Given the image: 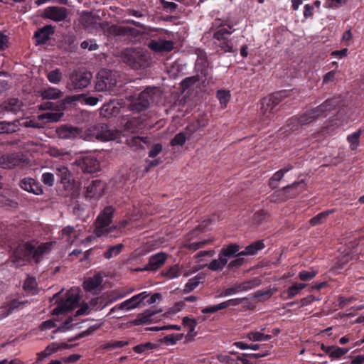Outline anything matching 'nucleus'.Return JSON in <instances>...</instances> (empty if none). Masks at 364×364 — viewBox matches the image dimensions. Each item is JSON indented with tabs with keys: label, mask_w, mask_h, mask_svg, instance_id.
I'll return each mask as SVG.
<instances>
[{
	"label": "nucleus",
	"mask_w": 364,
	"mask_h": 364,
	"mask_svg": "<svg viewBox=\"0 0 364 364\" xmlns=\"http://www.w3.org/2000/svg\"><path fill=\"white\" fill-rule=\"evenodd\" d=\"M307 286L304 283H295L282 293L284 299H291L298 295Z\"/></svg>",
	"instance_id": "bb28decb"
},
{
	"label": "nucleus",
	"mask_w": 364,
	"mask_h": 364,
	"mask_svg": "<svg viewBox=\"0 0 364 364\" xmlns=\"http://www.w3.org/2000/svg\"><path fill=\"white\" fill-rule=\"evenodd\" d=\"M57 105L53 102H46L39 105L41 110H55V112H48L38 115L39 120H46L48 122H56L60 120L64 113L61 110H56Z\"/></svg>",
	"instance_id": "9b49d317"
},
{
	"label": "nucleus",
	"mask_w": 364,
	"mask_h": 364,
	"mask_svg": "<svg viewBox=\"0 0 364 364\" xmlns=\"http://www.w3.org/2000/svg\"><path fill=\"white\" fill-rule=\"evenodd\" d=\"M90 80L91 73L75 71L70 75L68 87L70 90H81L86 87L90 83Z\"/></svg>",
	"instance_id": "9d476101"
},
{
	"label": "nucleus",
	"mask_w": 364,
	"mask_h": 364,
	"mask_svg": "<svg viewBox=\"0 0 364 364\" xmlns=\"http://www.w3.org/2000/svg\"><path fill=\"white\" fill-rule=\"evenodd\" d=\"M56 132L58 136L63 139L75 138L80 134V129L78 128L68 125H63L58 127Z\"/></svg>",
	"instance_id": "a878e982"
},
{
	"label": "nucleus",
	"mask_w": 364,
	"mask_h": 364,
	"mask_svg": "<svg viewBox=\"0 0 364 364\" xmlns=\"http://www.w3.org/2000/svg\"><path fill=\"white\" fill-rule=\"evenodd\" d=\"M19 120L11 122L0 121V134H12L19 130Z\"/></svg>",
	"instance_id": "c756f323"
},
{
	"label": "nucleus",
	"mask_w": 364,
	"mask_h": 364,
	"mask_svg": "<svg viewBox=\"0 0 364 364\" xmlns=\"http://www.w3.org/2000/svg\"><path fill=\"white\" fill-rule=\"evenodd\" d=\"M23 163L22 157L18 154L4 155L0 158V166L3 168H13L23 165Z\"/></svg>",
	"instance_id": "aec40b11"
},
{
	"label": "nucleus",
	"mask_w": 364,
	"mask_h": 364,
	"mask_svg": "<svg viewBox=\"0 0 364 364\" xmlns=\"http://www.w3.org/2000/svg\"><path fill=\"white\" fill-rule=\"evenodd\" d=\"M216 97L218 99L222 108H225L230 99V91L220 90L217 91Z\"/></svg>",
	"instance_id": "de8ad7c7"
},
{
	"label": "nucleus",
	"mask_w": 364,
	"mask_h": 364,
	"mask_svg": "<svg viewBox=\"0 0 364 364\" xmlns=\"http://www.w3.org/2000/svg\"><path fill=\"white\" fill-rule=\"evenodd\" d=\"M149 47L155 52H169L173 49L174 46L173 43L171 41L152 40L149 43Z\"/></svg>",
	"instance_id": "5701e85b"
},
{
	"label": "nucleus",
	"mask_w": 364,
	"mask_h": 364,
	"mask_svg": "<svg viewBox=\"0 0 364 364\" xmlns=\"http://www.w3.org/2000/svg\"><path fill=\"white\" fill-rule=\"evenodd\" d=\"M115 137V134L109 130L102 131L101 133L97 135V139L105 141L114 140Z\"/></svg>",
	"instance_id": "338daca9"
},
{
	"label": "nucleus",
	"mask_w": 364,
	"mask_h": 364,
	"mask_svg": "<svg viewBox=\"0 0 364 364\" xmlns=\"http://www.w3.org/2000/svg\"><path fill=\"white\" fill-rule=\"evenodd\" d=\"M156 348V345L151 342L139 344L133 348L136 353H144Z\"/></svg>",
	"instance_id": "3c124183"
},
{
	"label": "nucleus",
	"mask_w": 364,
	"mask_h": 364,
	"mask_svg": "<svg viewBox=\"0 0 364 364\" xmlns=\"http://www.w3.org/2000/svg\"><path fill=\"white\" fill-rule=\"evenodd\" d=\"M276 289H269L267 290H258L253 294L252 298L258 302H264L272 297Z\"/></svg>",
	"instance_id": "ea45409f"
},
{
	"label": "nucleus",
	"mask_w": 364,
	"mask_h": 364,
	"mask_svg": "<svg viewBox=\"0 0 364 364\" xmlns=\"http://www.w3.org/2000/svg\"><path fill=\"white\" fill-rule=\"evenodd\" d=\"M241 246L237 243H230L223 247L220 252V255L224 258L241 257L240 252Z\"/></svg>",
	"instance_id": "b1692460"
},
{
	"label": "nucleus",
	"mask_w": 364,
	"mask_h": 364,
	"mask_svg": "<svg viewBox=\"0 0 364 364\" xmlns=\"http://www.w3.org/2000/svg\"><path fill=\"white\" fill-rule=\"evenodd\" d=\"M41 95L43 99L56 100L63 96V92L55 87H50L41 90Z\"/></svg>",
	"instance_id": "e433bc0d"
},
{
	"label": "nucleus",
	"mask_w": 364,
	"mask_h": 364,
	"mask_svg": "<svg viewBox=\"0 0 364 364\" xmlns=\"http://www.w3.org/2000/svg\"><path fill=\"white\" fill-rule=\"evenodd\" d=\"M97 81L95 84V90L104 91L110 90L116 85V80L112 79L110 71L102 70L97 74Z\"/></svg>",
	"instance_id": "ddd939ff"
},
{
	"label": "nucleus",
	"mask_w": 364,
	"mask_h": 364,
	"mask_svg": "<svg viewBox=\"0 0 364 364\" xmlns=\"http://www.w3.org/2000/svg\"><path fill=\"white\" fill-rule=\"evenodd\" d=\"M131 147L136 149H144L146 146H149L151 144V140L147 136H133L129 142Z\"/></svg>",
	"instance_id": "c85d7f7f"
},
{
	"label": "nucleus",
	"mask_w": 364,
	"mask_h": 364,
	"mask_svg": "<svg viewBox=\"0 0 364 364\" xmlns=\"http://www.w3.org/2000/svg\"><path fill=\"white\" fill-rule=\"evenodd\" d=\"M21 305L17 299H13L0 306V320L7 317Z\"/></svg>",
	"instance_id": "cd10ccee"
},
{
	"label": "nucleus",
	"mask_w": 364,
	"mask_h": 364,
	"mask_svg": "<svg viewBox=\"0 0 364 364\" xmlns=\"http://www.w3.org/2000/svg\"><path fill=\"white\" fill-rule=\"evenodd\" d=\"M123 248L124 245L122 243L114 246H109L103 253V257L107 259H109L114 257H117L122 252Z\"/></svg>",
	"instance_id": "a19ab883"
},
{
	"label": "nucleus",
	"mask_w": 364,
	"mask_h": 364,
	"mask_svg": "<svg viewBox=\"0 0 364 364\" xmlns=\"http://www.w3.org/2000/svg\"><path fill=\"white\" fill-rule=\"evenodd\" d=\"M156 91V87H147L140 92L131 104L132 110L140 112L146 109L150 102L154 101V95Z\"/></svg>",
	"instance_id": "6e6552de"
},
{
	"label": "nucleus",
	"mask_w": 364,
	"mask_h": 364,
	"mask_svg": "<svg viewBox=\"0 0 364 364\" xmlns=\"http://www.w3.org/2000/svg\"><path fill=\"white\" fill-rule=\"evenodd\" d=\"M47 78L50 82L58 84L62 79V73L59 69H55L49 72L47 75Z\"/></svg>",
	"instance_id": "4d7b16f0"
},
{
	"label": "nucleus",
	"mask_w": 364,
	"mask_h": 364,
	"mask_svg": "<svg viewBox=\"0 0 364 364\" xmlns=\"http://www.w3.org/2000/svg\"><path fill=\"white\" fill-rule=\"evenodd\" d=\"M80 289L79 287H73L68 290L64 299H61L58 306L53 310V314L58 316L69 313L75 309L80 300Z\"/></svg>",
	"instance_id": "7ed1b4c3"
},
{
	"label": "nucleus",
	"mask_w": 364,
	"mask_h": 364,
	"mask_svg": "<svg viewBox=\"0 0 364 364\" xmlns=\"http://www.w3.org/2000/svg\"><path fill=\"white\" fill-rule=\"evenodd\" d=\"M304 186L305 184L303 181L294 182L291 185H288L275 191L269 196V200L271 202L276 203L294 198L304 188Z\"/></svg>",
	"instance_id": "39448f33"
},
{
	"label": "nucleus",
	"mask_w": 364,
	"mask_h": 364,
	"mask_svg": "<svg viewBox=\"0 0 364 364\" xmlns=\"http://www.w3.org/2000/svg\"><path fill=\"white\" fill-rule=\"evenodd\" d=\"M22 103L16 98H11L6 101L4 104V109L8 112L16 114L21 109Z\"/></svg>",
	"instance_id": "72a5a7b5"
},
{
	"label": "nucleus",
	"mask_w": 364,
	"mask_h": 364,
	"mask_svg": "<svg viewBox=\"0 0 364 364\" xmlns=\"http://www.w3.org/2000/svg\"><path fill=\"white\" fill-rule=\"evenodd\" d=\"M269 214L264 210H259L255 212L252 217L253 223L256 225H260L263 221L266 220Z\"/></svg>",
	"instance_id": "13d9d810"
},
{
	"label": "nucleus",
	"mask_w": 364,
	"mask_h": 364,
	"mask_svg": "<svg viewBox=\"0 0 364 364\" xmlns=\"http://www.w3.org/2000/svg\"><path fill=\"white\" fill-rule=\"evenodd\" d=\"M284 173L279 169V171H276L272 176L270 178L269 181V186L272 188H275L277 187L276 185H274V182L280 181L282 178L284 177Z\"/></svg>",
	"instance_id": "e2e57ef3"
},
{
	"label": "nucleus",
	"mask_w": 364,
	"mask_h": 364,
	"mask_svg": "<svg viewBox=\"0 0 364 364\" xmlns=\"http://www.w3.org/2000/svg\"><path fill=\"white\" fill-rule=\"evenodd\" d=\"M167 259L166 254L159 252L153 255L149 259V263L144 268H138L136 271H156L159 269L166 262Z\"/></svg>",
	"instance_id": "f3484780"
},
{
	"label": "nucleus",
	"mask_w": 364,
	"mask_h": 364,
	"mask_svg": "<svg viewBox=\"0 0 364 364\" xmlns=\"http://www.w3.org/2000/svg\"><path fill=\"white\" fill-rule=\"evenodd\" d=\"M68 102H73L75 101H81L85 105H91V97L87 96L86 95H75L67 97Z\"/></svg>",
	"instance_id": "603ef678"
},
{
	"label": "nucleus",
	"mask_w": 364,
	"mask_h": 364,
	"mask_svg": "<svg viewBox=\"0 0 364 364\" xmlns=\"http://www.w3.org/2000/svg\"><path fill=\"white\" fill-rule=\"evenodd\" d=\"M261 284V279L258 277L246 280L243 282L235 283L233 286L224 289L221 296H229L242 291H247Z\"/></svg>",
	"instance_id": "1a4fd4ad"
},
{
	"label": "nucleus",
	"mask_w": 364,
	"mask_h": 364,
	"mask_svg": "<svg viewBox=\"0 0 364 364\" xmlns=\"http://www.w3.org/2000/svg\"><path fill=\"white\" fill-rule=\"evenodd\" d=\"M361 133L362 131L359 129L357 132H355L347 136V141L350 144V148L351 150L357 149L359 145L360 136L361 135Z\"/></svg>",
	"instance_id": "37998d69"
},
{
	"label": "nucleus",
	"mask_w": 364,
	"mask_h": 364,
	"mask_svg": "<svg viewBox=\"0 0 364 364\" xmlns=\"http://www.w3.org/2000/svg\"><path fill=\"white\" fill-rule=\"evenodd\" d=\"M74 164L78 173L89 176L91 173V155L89 153L80 154L75 159Z\"/></svg>",
	"instance_id": "a211bd4d"
},
{
	"label": "nucleus",
	"mask_w": 364,
	"mask_h": 364,
	"mask_svg": "<svg viewBox=\"0 0 364 364\" xmlns=\"http://www.w3.org/2000/svg\"><path fill=\"white\" fill-rule=\"evenodd\" d=\"M228 264V258H224L219 254L218 259H213L208 264V268L212 271H221Z\"/></svg>",
	"instance_id": "58836bf2"
},
{
	"label": "nucleus",
	"mask_w": 364,
	"mask_h": 364,
	"mask_svg": "<svg viewBox=\"0 0 364 364\" xmlns=\"http://www.w3.org/2000/svg\"><path fill=\"white\" fill-rule=\"evenodd\" d=\"M181 271L178 265L176 264L162 271V275L168 279H173L181 275Z\"/></svg>",
	"instance_id": "49530a36"
},
{
	"label": "nucleus",
	"mask_w": 364,
	"mask_h": 364,
	"mask_svg": "<svg viewBox=\"0 0 364 364\" xmlns=\"http://www.w3.org/2000/svg\"><path fill=\"white\" fill-rule=\"evenodd\" d=\"M42 182L48 186H53L55 182L54 174L50 172H46L42 174Z\"/></svg>",
	"instance_id": "680f3d73"
},
{
	"label": "nucleus",
	"mask_w": 364,
	"mask_h": 364,
	"mask_svg": "<svg viewBox=\"0 0 364 364\" xmlns=\"http://www.w3.org/2000/svg\"><path fill=\"white\" fill-rule=\"evenodd\" d=\"M321 117L316 107L307 109L299 117L294 116L287 121V126L292 131H296L300 127L310 124Z\"/></svg>",
	"instance_id": "20e7f679"
},
{
	"label": "nucleus",
	"mask_w": 364,
	"mask_h": 364,
	"mask_svg": "<svg viewBox=\"0 0 364 364\" xmlns=\"http://www.w3.org/2000/svg\"><path fill=\"white\" fill-rule=\"evenodd\" d=\"M186 141V135L183 132L176 134L171 141V146H183Z\"/></svg>",
	"instance_id": "052dcab7"
},
{
	"label": "nucleus",
	"mask_w": 364,
	"mask_h": 364,
	"mask_svg": "<svg viewBox=\"0 0 364 364\" xmlns=\"http://www.w3.org/2000/svg\"><path fill=\"white\" fill-rule=\"evenodd\" d=\"M195 68L197 73L196 77L198 80L201 81L203 85H208L210 82V78L209 77L208 62L204 60L200 63H196Z\"/></svg>",
	"instance_id": "4be33fe9"
},
{
	"label": "nucleus",
	"mask_w": 364,
	"mask_h": 364,
	"mask_svg": "<svg viewBox=\"0 0 364 364\" xmlns=\"http://www.w3.org/2000/svg\"><path fill=\"white\" fill-rule=\"evenodd\" d=\"M111 304V301H108L107 298L105 296H101L97 298H92V310L95 311L102 310L107 306Z\"/></svg>",
	"instance_id": "79ce46f5"
},
{
	"label": "nucleus",
	"mask_w": 364,
	"mask_h": 364,
	"mask_svg": "<svg viewBox=\"0 0 364 364\" xmlns=\"http://www.w3.org/2000/svg\"><path fill=\"white\" fill-rule=\"evenodd\" d=\"M343 100L341 96L333 97L332 98L327 99L322 104L316 107L320 116L321 117H326L327 114L336 109L340 106H343Z\"/></svg>",
	"instance_id": "2eb2a0df"
},
{
	"label": "nucleus",
	"mask_w": 364,
	"mask_h": 364,
	"mask_svg": "<svg viewBox=\"0 0 364 364\" xmlns=\"http://www.w3.org/2000/svg\"><path fill=\"white\" fill-rule=\"evenodd\" d=\"M122 59L124 63L134 70L146 68L149 64L147 56L142 52L136 50H127L123 53Z\"/></svg>",
	"instance_id": "0eeeda50"
},
{
	"label": "nucleus",
	"mask_w": 364,
	"mask_h": 364,
	"mask_svg": "<svg viewBox=\"0 0 364 364\" xmlns=\"http://www.w3.org/2000/svg\"><path fill=\"white\" fill-rule=\"evenodd\" d=\"M246 338L252 341H269L271 335L264 334L258 331H250L246 335Z\"/></svg>",
	"instance_id": "c03bdc74"
},
{
	"label": "nucleus",
	"mask_w": 364,
	"mask_h": 364,
	"mask_svg": "<svg viewBox=\"0 0 364 364\" xmlns=\"http://www.w3.org/2000/svg\"><path fill=\"white\" fill-rule=\"evenodd\" d=\"M51 247L50 242L42 243L37 247L32 242L19 244L12 251L11 261L19 265L31 261L38 264L43 256L51 250Z\"/></svg>",
	"instance_id": "f257e3e1"
},
{
	"label": "nucleus",
	"mask_w": 364,
	"mask_h": 364,
	"mask_svg": "<svg viewBox=\"0 0 364 364\" xmlns=\"http://www.w3.org/2000/svg\"><path fill=\"white\" fill-rule=\"evenodd\" d=\"M18 186L23 191L34 195L41 196L43 194V189L39 181L31 177L21 178L18 182Z\"/></svg>",
	"instance_id": "4468645a"
},
{
	"label": "nucleus",
	"mask_w": 364,
	"mask_h": 364,
	"mask_svg": "<svg viewBox=\"0 0 364 364\" xmlns=\"http://www.w3.org/2000/svg\"><path fill=\"white\" fill-rule=\"evenodd\" d=\"M135 31V28L128 26L114 25L109 28V32L118 36H132L134 34Z\"/></svg>",
	"instance_id": "7c9ffc66"
},
{
	"label": "nucleus",
	"mask_w": 364,
	"mask_h": 364,
	"mask_svg": "<svg viewBox=\"0 0 364 364\" xmlns=\"http://www.w3.org/2000/svg\"><path fill=\"white\" fill-rule=\"evenodd\" d=\"M55 32V27L52 25H46L39 28L34 33L37 45L45 44L50 38V36Z\"/></svg>",
	"instance_id": "412c9836"
},
{
	"label": "nucleus",
	"mask_w": 364,
	"mask_h": 364,
	"mask_svg": "<svg viewBox=\"0 0 364 364\" xmlns=\"http://www.w3.org/2000/svg\"><path fill=\"white\" fill-rule=\"evenodd\" d=\"M106 188V183L101 180H92V198L101 197Z\"/></svg>",
	"instance_id": "4c0bfd02"
},
{
	"label": "nucleus",
	"mask_w": 364,
	"mask_h": 364,
	"mask_svg": "<svg viewBox=\"0 0 364 364\" xmlns=\"http://www.w3.org/2000/svg\"><path fill=\"white\" fill-rule=\"evenodd\" d=\"M191 236L188 235V238L183 244V247L192 252H195L199 249H201L212 242L210 240H203L199 242H191L188 240L191 239Z\"/></svg>",
	"instance_id": "c9c22d12"
},
{
	"label": "nucleus",
	"mask_w": 364,
	"mask_h": 364,
	"mask_svg": "<svg viewBox=\"0 0 364 364\" xmlns=\"http://www.w3.org/2000/svg\"><path fill=\"white\" fill-rule=\"evenodd\" d=\"M264 248V244L262 240L255 241L245 247V250L240 252V255H255L259 250Z\"/></svg>",
	"instance_id": "2f4dec72"
},
{
	"label": "nucleus",
	"mask_w": 364,
	"mask_h": 364,
	"mask_svg": "<svg viewBox=\"0 0 364 364\" xmlns=\"http://www.w3.org/2000/svg\"><path fill=\"white\" fill-rule=\"evenodd\" d=\"M149 296V294L146 291H143L141 293H139L138 294H136L131 297L129 299H127L122 302L119 304H117L112 307L110 310L109 314H112L114 312L117 310H132L136 307H138L141 302H143L147 297Z\"/></svg>",
	"instance_id": "f8f14e48"
},
{
	"label": "nucleus",
	"mask_w": 364,
	"mask_h": 364,
	"mask_svg": "<svg viewBox=\"0 0 364 364\" xmlns=\"http://www.w3.org/2000/svg\"><path fill=\"white\" fill-rule=\"evenodd\" d=\"M114 208L112 205L106 206L99 214L95 222L94 233L97 237L107 235L109 232L108 227L112 223Z\"/></svg>",
	"instance_id": "423d86ee"
},
{
	"label": "nucleus",
	"mask_w": 364,
	"mask_h": 364,
	"mask_svg": "<svg viewBox=\"0 0 364 364\" xmlns=\"http://www.w3.org/2000/svg\"><path fill=\"white\" fill-rule=\"evenodd\" d=\"M129 343L125 341H112L100 346L102 349L112 350L116 348H120L127 346Z\"/></svg>",
	"instance_id": "a18cd8bd"
},
{
	"label": "nucleus",
	"mask_w": 364,
	"mask_h": 364,
	"mask_svg": "<svg viewBox=\"0 0 364 364\" xmlns=\"http://www.w3.org/2000/svg\"><path fill=\"white\" fill-rule=\"evenodd\" d=\"M317 274L318 271L314 269L311 271L302 270L299 273L298 277L303 282H309L314 278Z\"/></svg>",
	"instance_id": "5fc2aeb1"
},
{
	"label": "nucleus",
	"mask_w": 364,
	"mask_h": 364,
	"mask_svg": "<svg viewBox=\"0 0 364 364\" xmlns=\"http://www.w3.org/2000/svg\"><path fill=\"white\" fill-rule=\"evenodd\" d=\"M351 258L352 257L349 252H347L345 255L338 257V260L334 264V269L336 270L343 269L346 264L351 259Z\"/></svg>",
	"instance_id": "6e6d98bb"
},
{
	"label": "nucleus",
	"mask_w": 364,
	"mask_h": 364,
	"mask_svg": "<svg viewBox=\"0 0 364 364\" xmlns=\"http://www.w3.org/2000/svg\"><path fill=\"white\" fill-rule=\"evenodd\" d=\"M158 313L159 312L156 311L146 310L143 313L139 314L136 318L130 321L129 323L133 326L150 324L157 319L156 316Z\"/></svg>",
	"instance_id": "6ab92c4d"
},
{
	"label": "nucleus",
	"mask_w": 364,
	"mask_h": 364,
	"mask_svg": "<svg viewBox=\"0 0 364 364\" xmlns=\"http://www.w3.org/2000/svg\"><path fill=\"white\" fill-rule=\"evenodd\" d=\"M68 14V9L65 7L50 6L45 9L43 17L58 22L64 21Z\"/></svg>",
	"instance_id": "dca6fc26"
},
{
	"label": "nucleus",
	"mask_w": 364,
	"mask_h": 364,
	"mask_svg": "<svg viewBox=\"0 0 364 364\" xmlns=\"http://www.w3.org/2000/svg\"><path fill=\"white\" fill-rule=\"evenodd\" d=\"M58 181L65 187L71 185L72 175L68 168L64 166L58 167L55 170Z\"/></svg>",
	"instance_id": "393cba45"
},
{
	"label": "nucleus",
	"mask_w": 364,
	"mask_h": 364,
	"mask_svg": "<svg viewBox=\"0 0 364 364\" xmlns=\"http://www.w3.org/2000/svg\"><path fill=\"white\" fill-rule=\"evenodd\" d=\"M232 26L230 24L228 25V28L225 27V25L219 26L217 31L213 33V38L217 41L228 38V36L232 33Z\"/></svg>",
	"instance_id": "473e14b6"
},
{
	"label": "nucleus",
	"mask_w": 364,
	"mask_h": 364,
	"mask_svg": "<svg viewBox=\"0 0 364 364\" xmlns=\"http://www.w3.org/2000/svg\"><path fill=\"white\" fill-rule=\"evenodd\" d=\"M80 21L85 28H89L91 25V11L82 12Z\"/></svg>",
	"instance_id": "0e129e2a"
},
{
	"label": "nucleus",
	"mask_w": 364,
	"mask_h": 364,
	"mask_svg": "<svg viewBox=\"0 0 364 364\" xmlns=\"http://www.w3.org/2000/svg\"><path fill=\"white\" fill-rule=\"evenodd\" d=\"M348 348H343L337 346H333L330 358L331 360L340 359L348 352Z\"/></svg>",
	"instance_id": "864d4df0"
},
{
	"label": "nucleus",
	"mask_w": 364,
	"mask_h": 364,
	"mask_svg": "<svg viewBox=\"0 0 364 364\" xmlns=\"http://www.w3.org/2000/svg\"><path fill=\"white\" fill-rule=\"evenodd\" d=\"M200 277L198 275L190 279L185 284L183 290V293L188 294L194 290L200 284Z\"/></svg>",
	"instance_id": "8fccbe9b"
},
{
	"label": "nucleus",
	"mask_w": 364,
	"mask_h": 364,
	"mask_svg": "<svg viewBox=\"0 0 364 364\" xmlns=\"http://www.w3.org/2000/svg\"><path fill=\"white\" fill-rule=\"evenodd\" d=\"M36 284V279L32 277H28L25 280L23 287L25 291H31L35 289Z\"/></svg>",
	"instance_id": "69168bd1"
},
{
	"label": "nucleus",
	"mask_w": 364,
	"mask_h": 364,
	"mask_svg": "<svg viewBox=\"0 0 364 364\" xmlns=\"http://www.w3.org/2000/svg\"><path fill=\"white\" fill-rule=\"evenodd\" d=\"M336 212V209H328L325 211L321 212L311 218L309 220L310 224L312 226H316L323 223L326 218L330 215Z\"/></svg>",
	"instance_id": "f704fd0d"
},
{
	"label": "nucleus",
	"mask_w": 364,
	"mask_h": 364,
	"mask_svg": "<svg viewBox=\"0 0 364 364\" xmlns=\"http://www.w3.org/2000/svg\"><path fill=\"white\" fill-rule=\"evenodd\" d=\"M11 238L8 233L7 228L4 224L0 223V243L2 245H9Z\"/></svg>",
	"instance_id": "bf43d9fd"
},
{
	"label": "nucleus",
	"mask_w": 364,
	"mask_h": 364,
	"mask_svg": "<svg viewBox=\"0 0 364 364\" xmlns=\"http://www.w3.org/2000/svg\"><path fill=\"white\" fill-rule=\"evenodd\" d=\"M293 92V90H280L262 100L260 109L262 114V121L264 124H268L269 121L274 119L277 111L276 107L283 100L290 97Z\"/></svg>",
	"instance_id": "f03ea898"
},
{
	"label": "nucleus",
	"mask_w": 364,
	"mask_h": 364,
	"mask_svg": "<svg viewBox=\"0 0 364 364\" xmlns=\"http://www.w3.org/2000/svg\"><path fill=\"white\" fill-rule=\"evenodd\" d=\"M183 337V333H171L164 336L161 339V342L166 345H175L177 342L181 340Z\"/></svg>",
	"instance_id": "09e8293b"
},
{
	"label": "nucleus",
	"mask_w": 364,
	"mask_h": 364,
	"mask_svg": "<svg viewBox=\"0 0 364 364\" xmlns=\"http://www.w3.org/2000/svg\"><path fill=\"white\" fill-rule=\"evenodd\" d=\"M244 263L245 259L243 257H237L236 259L230 261V262L227 264V265L229 269H235L242 267L244 264Z\"/></svg>",
	"instance_id": "774afa93"
}]
</instances>
